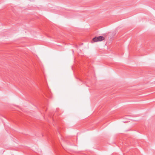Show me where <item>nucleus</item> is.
<instances>
[{"mask_svg": "<svg viewBox=\"0 0 155 155\" xmlns=\"http://www.w3.org/2000/svg\"><path fill=\"white\" fill-rule=\"evenodd\" d=\"M105 39V38L102 36L95 37L92 39V41L94 42L101 41Z\"/></svg>", "mask_w": 155, "mask_h": 155, "instance_id": "f257e3e1", "label": "nucleus"}]
</instances>
